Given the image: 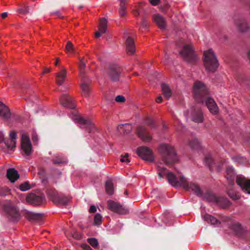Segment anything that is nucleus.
<instances>
[{
	"mask_svg": "<svg viewBox=\"0 0 250 250\" xmlns=\"http://www.w3.org/2000/svg\"><path fill=\"white\" fill-rule=\"evenodd\" d=\"M51 14L52 15H56L60 18H62V17L61 16V14L59 10H56L54 12H52Z\"/></svg>",
	"mask_w": 250,
	"mask_h": 250,
	"instance_id": "54",
	"label": "nucleus"
},
{
	"mask_svg": "<svg viewBox=\"0 0 250 250\" xmlns=\"http://www.w3.org/2000/svg\"><path fill=\"white\" fill-rule=\"evenodd\" d=\"M203 61L206 69L208 72H215L219 66L218 61L211 49L204 52Z\"/></svg>",
	"mask_w": 250,
	"mask_h": 250,
	"instance_id": "4",
	"label": "nucleus"
},
{
	"mask_svg": "<svg viewBox=\"0 0 250 250\" xmlns=\"http://www.w3.org/2000/svg\"><path fill=\"white\" fill-rule=\"evenodd\" d=\"M4 136V134L3 133L0 131V142L2 140L3 137Z\"/></svg>",
	"mask_w": 250,
	"mask_h": 250,
	"instance_id": "63",
	"label": "nucleus"
},
{
	"mask_svg": "<svg viewBox=\"0 0 250 250\" xmlns=\"http://www.w3.org/2000/svg\"><path fill=\"white\" fill-rule=\"evenodd\" d=\"M50 72V69L49 68H45L43 69V73H49Z\"/></svg>",
	"mask_w": 250,
	"mask_h": 250,
	"instance_id": "59",
	"label": "nucleus"
},
{
	"mask_svg": "<svg viewBox=\"0 0 250 250\" xmlns=\"http://www.w3.org/2000/svg\"><path fill=\"white\" fill-rule=\"evenodd\" d=\"M84 249H85V250H92L91 248L89 246H87V245H86L85 246Z\"/></svg>",
	"mask_w": 250,
	"mask_h": 250,
	"instance_id": "64",
	"label": "nucleus"
},
{
	"mask_svg": "<svg viewBox=\"0 0 250 250\" xmlns=\"http://www.w3.org/2000/svg\"><path fill=\"white\" fill-rule=\"evenodd\" d=\"M119 12L121 17H124L125 15L126 7L125 6V1L124 0H121L120 1V8Z\"/></svg>",
	"mask_w": 250,
	"mask_h": 250,
	"instance_id": "37",
	"label": "nucleus"
},
{
	"mask_svg": "<svg viewBox=\"0 0 250 250\" xmlns=\"http://www.w3.org/2000/svg\"><path fill=\"white\" fill-rule=\"evenodd\" d=\"M89 244L94 248H97L98 246V242L97 240L94 238H91L88 239Z\"/></svg>",
	"mask_w": 250,
	"mask_h": 250,
	"instance_id": "44",
	"label": "nucleus"
},
{
	"mask_svg": "<svg viewBox=\"0 0 250 250\" xmlns=\"http://www.w3.org/2000/svg\"><path fill=\"white\" fill-rule=\"evenodd\" d=\"M3 210L7 219L12 222H18L21 216L18 208L15 206L8 204L3 206Z\"/></svg>",
	"mask_w": 250,
	"mask_h": 250,
	"instance_id": "5",
	"label": "nucleus"
},
{
	"mask_svg": "<svg viewBox=\"0 0 250 250\" xmlns=\"http://www.w3.org/2000/svg\"><path fill=\"white\" fill-rule=\"evenodd\" d=\"M10 140H11V142H12V143H14L15 142L16 143V139H17V133L16 132L14 131H12L10 132ZM6 143H8V142H6Z\"/></svg>",
	"mask_w": 250,
	"mask_h": 250,
	"instance_id": "45",
	"label": "nucleus"
},
{
	"mask_svg": "<svg viewBox=\"0 0 250 250\" xmlns=\"http://www.w3.org/2000/svg\"><path fill=\"white\" fill-rule=\"evenodd\" d=\"M203 218L205 221L207 222L208 223L211 224V225L218 224L220 223L218 220H217L214 217L208 214L205 215L203 217Z\"/></svg>",
	"mask_w": 250,
	"mask_h": 250,
	"instance_id": "29",
	"label": "nucleus"
},
{
	"mask_svg": "<svg viewBox=\"0 0 250 250\" xmlns=\"http://www.w3.org/2000/svg\"><path fill=\"white\" fill-rule=\"evenodd\" d=\"M236 182L244 193L250 194V179H248L242 175H238L236 177Z\"/></svg>",
	"mask_w": 250,
	"mask_h": 250,
	"instance_id": "11",
	"label": "nucleus"
},
{
	"mask_svg": "<svg viewBox=\"0 0 250 250\" xmlns=\"http://www.w3.org/2000/svg\"><path fill=\"white\" fill-rule=\"evenodd\" d=\"M100 32L99 31V32H96L95 33V36L96 38H99L101 36V35Z\"/></svg>",
	"mask_w": 250,
	"mask_h": 250,
	"instance_id": "62",
	"label": "nucleus"
},
{
	"mask_svg": "<svg viewBox=\"0 0 250 250\" xmlns=\"http://www.w3.org/2000/svg\"><path fill=\"white\" fill-rule=\"evenodd\" d=\"M226 176L228 182V184L230 186H233L234 184L235 172L232 167L228 166L227 167Z\"/></svg>",
	"mask_w": 250,
	"mask_h": 250,
	"instance_id": "21",
	"label": "nucleus"
},
{
	"mask_svg": "<svg viewBox=\"0 0 250 250\" xmlns=\"http://www.w3.org/2000/svg\"><path fill=\"white\" fill-rule=\"evenodd\" d=\"M146 123L151 126L152 127H155V124H154V120L151 118L150 117H147L146 118Z\"/></svg>",
	"mask_w": 250,
	"mask_h": 250,
	"instance_id": "48",
	"label": "nucleus"
},
{
	"mask_svg": "<svg viewBox=\"0 0 250 250\" xmlns=\"http://www.w3.org/2000/svg\"><path fill=\"white\" fill-rule=\"evenodd\" d=\"M80 62L79 63V68L80 74L83 76L84 75V69L85 68V63L83 58H79Z\"/></svg>",
	"mask_w": 250,
	"mask_h": 250,
	"instance_id": "38",
	"label": "nucleus"
},
{
	"mask_svg": "<svg viewBox=\"0 0 250 250\" xmlns=\"http://www.w3.org/2000/svg\"><path fill=\"white\" fill-rule=\"evenodd\" d=\"M231 229L238 234L241 235L243 234L244 229L241 225L238 223L233 224Z\"/></svg>",
	"mask_w": 250,
	"mask_h": 250,
	"instance_id": "34",
	"label": "nucleus"
},
{
	"mask_svg": "<svg viewBox=\"0 0 250 250\" xmlns=\"http://www.w3.org/2000/svg\"><path fill=\"white\" fill-rule=\"evenodd\" d=\"M6 141H11V140L8 138H4L3 136L0 142H3L8 150H13L16 147V143H12L11 141H7L8 143L7 144Z\"/></svg>",
	"mask_w": 250,
	"mask_h": 250,
	"instance_id": "35",
	"label": "nucleus"
},
{
	"mask_svg": "<svg viewBox=\"0 0 250 250\" xmlns=\"http://www.w3.org/2000/svg\"><path fill=\"white\" fill-rule=\"evenodd\" d=\"M160 1V0H149V2L153 5H157L159 3Z\"/></svg>",
	"mask_w": 250,
	"mask_h": 250,
	"instance_id": "55",
	"label": "nucleus"
},
{
	"mask_svg": "<svg viewBox=\"0 0 250 250\" xmlns=\"http://www.w3.org/2000/svg\"><path fill=\"white\" fill-rule=\"evenodd\" d=\"M210 201L215 202L217 204L222 208H227L229 207L231 203L227 198L223 197H217L213 194L210 195Z\"/></svg>",
	"mask_w": 250,
	"mask_h": 250,
	"instance_id": "17",
	"label": "nucleus"
},
{
	"mask_svg": "<svg viewBox=\"0 0 250 250\" xmlns=\"http://www.w3.org/2000/svg\"><path fill=\"white\" fill-rule=\"evenodd\" d=\"M180 54L185 61L189 63H194L197 60L193 47L190 45L185 44Z\"/></svg>",
	"mask_w": 250,
	"mask_h": 250,
	"instance_id": "6",
	"label": "nucleus"
},
{
	"mask_svg": "<svg viewBox=\"0 0 250 250\" xmlns=\"http://www.w3.org/2000/svg\"><path fill=\"white\" fill-rule=\"evenodd\" d=\"M53 163L54 164L56 165H59L62 164L64 162H65V161L64 160V158L61 157V156H56L53 160Z\"/></svg>",
	"mask_w": 250,
	"mask_h": 250,
	"instance_id": "41",
	"label": "nucleus"
},
{
	"mask_svg": "<svg viewBox=\"0 0 250 250\" xmlns=\"http://www.w3.org/2000/svg\"><path fill=\"white\" fill-rule=\"evenodd\" d=\"M47 194L50 196L54 202L66 205L69 202V199L67 197L59 195L56 191L54 190H47Z\"/></svg>",
	"mask_w": 250,
	"mask_h": 250,
	"instance_id": "12",
	"label": "nucleus"
},
{
	"mask_svg": "<svg viewBox=\"0 0 250 250\" xmlns=\"http://www.w3.org/2000/svg\"><path fill=\"white\" fill-rule=\"evenodd\" d=\"M107 206L110 210L119 214L124 215L128 212V209L125 207L112 200L107 201Z\"/></svg>",
	"mask_w": 250,
	"mask_h": 250,
	"instance_id": "10",
	"label": "nucleus"
},
{
	"mask_svg": "<svg viewBox=\"0 0 250 250\" xmlns=\"http://www.w3.org/2000/svg\"><path fill=\"white\" fill-rule=\"evenodd\" d=\"M188 145L192 149H197L200 147V143L198 139L194 137L191 139H189L188 141Z\"/></svg>",
	"mask_w": 250,
	"mask_h": 250,
	"instance_id": "31",
	"label": "nucleus"
},
{
	"mask_svg": "<svg viewBox=\"0 0 250 250\" xmlns=\"http://www.w3.org/2000/svg\"><path fill=\"white\" fill-rule=\"evenodd\" d=\"M9 192V189L6 187H1L0 188V195L1 196H5Z\"/></svg>",
	"mask_w": 250,
	"mask_h": 250,
	"instance_id": "47",
	"label": "nucleus"
},
{
	"mask_svg": "<svg viewBox=\"0 0 250 250\" xmlns=\"http://www.w3.org/2000/svg\"><path fill=\"white\" fill-rule=\"evenodd\" d=\"M32 140L34 142H36L38 141V137L37 135H34L32 137Z\"/></svg>",
	"mask_w": 250,
	"mask_h": 250,
	"instance_id": "60",
	"label": "nucleus"
},
{
	"mask_svg": "<svg viewBox=\"0 0 250 250\" xmlns=\"http://www.w3.org/2000/svg\"><path fill=\"white\" fill-rule=\"evenodd\" d=\"M8 16V13L7 12H3L1 14V16L2 18L5 19Z\"/></svg>",
	"mask_w": 250,
	"mask_h": 250,
	"instance_id": "58",
	"label": "nucleus"
},
{
	"mask_svg": "<svg viewBox=\"0 0 250 250\" xmlns=\"http://www.w3.org/2000/svg\"><path fill=\"white\" fill-rule=\"evenodd\" d=\"M141 26L144 28H147L148 27V22L145 18H144L142 21Z\"/></svg>",
	"mask_w": 250,
	"mask_h": 250,
	"instance_id": "52",
	"label": "nucleus"
},
{
	"mask_svg": "<svg viewBox=\"0 0 250 250\" xmlns=\"http://www.w3.org/2000/svg\"><path fill=\"white\" fill-rule=\"evenodd\" d=\"M247 58L249 62H250V50H249L247 52Z\"/></svg>",
	"mask_w": 250,
	"mask_h": 250,
	"instance_id": "61",
	"label": "nucleus"
},
{
	"mask_svg": "<svg viewBox=\"0 0 250 250\" xmlns=\"http://www.w3.org/2000/svg\"><path fill=\"white\" fill-rule=\"evenodd\" d=\"M66 75V70L63 67L62 69L56 74L57 77V83L59 85H61L64 82Z\"/></svg>",
	"mask_w": 250,
	"mask_h": 250,
	"instance_id": "26",
	"label": "nucleus"
},
{
	"mask_svg": "<svg viewBox=\"0 0 250 250\" xmlns=\"http://www.w3.org/2000/svg\"><path fill=\"white\" fill-rule=\"evenodd\" d=\"M161 87L165 97L169 98L171 96V92L168 85L166 83H162Z\"/></svg>",
	"mask_w": 250,
	"mask_h": 250,
	"instance_id": "33",
	"label": "nucleus"
},
{
	"mask_svg": "<svg viewBox=\"0 0 250 250\" xmlns=\"http://www.w3.org/2000/svg\"><path fill=\"white\" fill-rule=\"evenodd\" d=\"M128 154L126 153L124 156H122L120 161L122 162H126L129 163L130 162V160L128 159Z\"/></svg>",
	"mask_w": 250,
	"mask_h": 250,
	"instance_id": "50",
	"label": "nucleus"
},
{
	"mask_svg": "<svg viewBox=\"0 0 250 250\" xmlns=\"http://www.w3.org/2000/svg\"><path fill=\"white\" fill-rule=\"evenodd\" d=\"M121 71V68L119 66L115 64L111 65L108 70V77L113 82L118 81L119 80Z\"/></svg>",
	"mask_w": 250,
	"mask_h": 250,
	"instance_id": "13",
	"label": "nucleus"
},
{
	"mask_svg": "<svg viewBox=\"0 0 250 250\" xmlns=\"http://www.w3.org/2000/svg\"><path fill=\"white\" fill-rule=\"evenodd\" d=\"M81 89L82 95L86 97H89L90 93V89L89 84L84 82V80H83V83L81 84Z\"/></svg>",
	"mask_w": 250,
	"mask_h": 250,
	"instance_id": "27",
	"label": "nucleus"
},
{
	"mask_svg": "<svg viewBox=\"0 0 250 250\" xmlns=\"http://www.w3.org/2000/svg\"><path fill=\"white\" fill-rule=\"evenodd\" d=\"M153 20L157 26L161 29L166 27V21L163 17L159 14H156L153 16Z\"/></svg>",
	"mask_w": 250,
	"mask_h": 250,
	"instance_id": "25",
	"label": "nucleus"
},
{
	"mask_svg": "<svg viewBox=\"0 0 250 250\" xmlns=\"http://www.w3.org/2000/svg\"><path fill=\"white\" fill-rule=\"evenodd\" d=\"M21 147L26 155L28 156L31 154L32 145L28 137L25 134H23L21 137Z\"/></svg>",
	"mask_w": 250,
	"mask_h": 250,
	"instance_id": "15",
	"label": "nucleus"
},
{
	"mask_svg": "<svg viewBox=\"0 0 250 250\" xmlns=\"http://www.w3.org/2000/svg\"><path fill=\"white\" fill-rule=\"evenodd\" d=\"M156 101L158 103H161L162 102V96H159L157 98Z\"/></svg>",
	"mask_w": 250,
	"mask_h": 250,
	"instance_id": "57",
	"label": "nucleus"
},
{
	"mask_svg": "<svg viewBox=\"0 0 250 250\" xmlns=\"http://www.w3.org/2000/svg\"><path fill=\"white\" fill-rule=\"evenodd\" d=\"M31 188L29 183L27 182H25L19 186V188L23 191H26Z\"/></svg>",
	"mask_w": 250,
	"mask_h": 250,
	"instance_id": "43",
	"label": "nucleus"
},
{
	"mask_svg": "<svg viewBox=\"0 0 250 250\" xmlns=\"http://www.w3.org/2000/svg\"><path fill=\"white\" fill-rule=\"evenodd\" d=\"M102 217L99 213L95 215L94 218V223L96 225H99L102 223Z\"/></svg>",
	"mask_w": 250,
	"mask_h": 250,
	"instance_id": "42",
	"label": "nucleus"
},
{
	"mask_svg": "<svg viewBox=\"0 0 250 250\" xmlns=\"http://www.w3.org/2000/svg\"><path fill=\"white\" fill-rule=\"evenodd\" d=\"M136 132L143 141L149 142L151 140V137L148 133L146 128L143 126H138Z\"/></svg>",
	"mask_w": 250,
	"mask_h": 250,
	"instance_id": "18",
	"label": "nucleus"
},
{
	"mask_svg": "<svg viewBox=\"0 0 250 250\" xmlns=\"http://www.w3.org/2000/svg\"><path fill=\"white\" fill-rule=\"evenodd\" d=\"M194 98L197 102L205 103L212 114L218 112L219 108L214 100L208 96V90L204 83L196 81L193 85Z\"/></svg>",
	"mask_w": 250,
	"mask_h": 250,
	"instance_id": "2",
	"label": "nucleus"
},
{
	"mask_svg": "<svg viewBox=\"0 0 250 250\" xmlns=\"http://www.w3.org/2000/svg\"><path fill=\"white\" fill-rule=\"evenodd\" d=\"M136 152L140 157L146 161L152 162L154 160L152 151L146 146L139 147Z\"/></svg>",
	"mask_w": 250,
	"mask_h": 250,
	"instance_id": "8",
	"label": "nucleus"
},
{
	"mask_svg": "<svg viewBox=\"0 0 250 250\" xmlns=\"http://www.w3.org/2000/svg\"><path fill=\"white\" fill-rule=\"evenodd\" d=\"M191 119L195 123H200L203 122V112L199 107H195L192 109Z\"/></svg>",
	"mask_w": 250,
	"mask_h": 250,
	"instance_id": "19",
	"label": "nucleus"
},
{
	"mask_svg": "<svg viewBox=\"0 0 250 250\" xmlns=\"http://www.w3.org/2000/svg\"><path fill=\"white\" fill-rule=\"evenodd\" d=\"M26 200L28 203L34 206H40L45 201V198L43 195H38L33 193L28 194Z\"/></svg>",
	"mask_w": 250,
	"mask_h": 250,
	"instance_id": "9",
	"label": "nucleus"
},
{
	"mask_svg": "<svg viewBox=\"0 0 250 250\" xmlns=\"http://www.w3.org/2000/svg\"><path fill=\"white\" fill-rule=\"evenodd\" d=\"M118 129L119 131L122 129L125 133L128 134L132 130V126L129 124L120 125L118 126Z\"/></svg>",
	"mask_w": 250,
	"mask_h": 250,
	"instance_id": "32",
	"label": "nucleus"
},
{
	"mask_svg": "<svg viewBox=\"0 0 250 250\" xmlns=\"http://www.w3.org/2000/svg\"><path fill=\"white\" fill-rule=\"evenodd\" d=\"M205 161L206 164L209 167L211 170L212 165L213 164V160L211 155H208L205 157Z\"/></svg>",
	"mask_w": 250,
	"mask_h": 250,
	"instance_id": "39",
	"label": "nucleus"
},
{
	"mask_svg": "<svg viewBox=\"0 0 250 250\" xmlns=\"http://www.w3.org/2000/svg\"><path fill=\"white\" fill-rule=\"evenodd\" d=\"M158 176L161 179L167 176L168 182L173 187L180 186L187 191H192L198 196L202 195V191L200 187L196 184L188 181L182 175L178 177L171 172H169L164 167H158Z\"/></svg>",
	"mask_w": 250,
	"mask_h": 250,
	"instance_id": "1",
	"label": "nucleus"
},
{
	"mask_svg": "<svg viewBox=\"0 0 250 250\" xmlns=\"http://www.w3.org/2000/svg\"><path fill=\"white\" fill-rule=\"evenodd\" d=\"M23 215L29 221L39 222L42 220L43 214L24 210Z\"/></svg>",
	"mask_w": 250,
	"mask_h": 250,
	"instance_id": "16",
	"label": "nucleus"
},
{
	"mask_svg": "<svg viewBox=\"0 0 250 250\" xmlns=\"http://www.w3.org/2000/svg\"><path fill=\"white\" fill-rule=\"evenodd\" d=\"M246 79V78L244 76L240 75L238 77L237 81L239 83H244V81Z\"/></svg>",
	"mask_w": 250,
	"mask_h": 250,
	"instance_id": "53",
	"label": "nucleus"
},
{
	"mask_svg": "<svg viewBox=\"0 0 250 250\" xmlns=\"http://www.w3.org/2000/svg\"><path fill=\"white\" fill-rule=\"evenodd\" d=\"M65 49L68 53H75L74 47L72 43L70 42H68L65 46Z\"/></svg>",
	"mask_w": 250,
	"mask_h": 250,
	"instance_id": "40",
	"label": "nucleus"
},
{
	"mask_svg": "<svg viewBox=\"0 0 250 250\" xmlns=\"http://www.w3.org/2000/svg\"><path fill=\"white\" fill-rule=\"evenodd\" d=\"M126 51L128 54L132 55L135 52V47L133 39L127 37L125 41Z\"/></svg>",
	"mask_w": 250,
	"mask_h": 250,
	"instance_id": "22",
	"label": "nucleus"
},
{
	"mask_svg": "<svg viewBox=\"0 0 250 250\" xmlns=\"http://www.w3.org/2000/svg\"><path fill=\"white\" fill-rule=\"evenodd\" d=\"M234 24L238 31L242 33H246L250 29V25L247 20L241 17L234 20Z\"/></svg>",
	"mask_w": 250,
	"mask_h": 250,
	"instance_id": "14",
	"label": "nucleus"
},
{
	"mask_svg": "<svg viewBox=\"0 0 250 250\" xmlns=\"http://www.w3.org/2000/svg\"><path fill=\"white\" fill-rule=\"evenodd\" d=\"M233 159L235 162H237L238 163H243L245 161V159L241 156H237L233 157Z\"/></svg>",
	"mask_w": 250,
	"mask_h": 250,
	"instance_id": "49",
	"label": "nucleus"
},
{
	"mask_svg": "<svg viewBox=\"0 0 250 250\" xmlns=\"http://www.w3.org/2000/svg\"><path fill=\"white\" fill-rule=\"evenodd\" d=\"M6 177L11 182L14 183L19 179L20 175L14 168H10L7 171Z\"/></svg>",
	"mask_w": 250,
	"mask_h": 250,
	"instance_id": "24",
	"label": "nucleus"
},
{
	"mask_svg": "<svg viewBox=\"0 0 250 250\" xmlns=\"http://www.w3.org/2000/svg\"><path fill=\"white\" fill-rule=\"evenodd\" d=\"M72 119L75 122L81 124V127L85 128L88 132H91L95 130L94 125L90 120H85L77 114L74 115Z\"/></svg>",
	"mask_w": 250,
	"mask_h": 250,
	"instance_id": "7",
	"label": "nucleus"
},
{
	"mask_svg": "<svg viewBox=\"0 0 250 250\" xmlns=\"http://www.w3.org/2000/svg\"><path fill=\"white\" fill-rule=\"evenodd\" d=\"M232 187L233 186H230L229 185L228 187L227 188V193L229 197L232 200H238L240 198V196L237 193H236L232 189Z\"/></svg>",
	"mask_w": 250,
	"mask_h": 250,
	"instance_id": "28",
	"label": "nucleus"
},
{
	"mask_svg": "<svg viewBox=\"0 0 250 250\" xmlns=\"http://www.w3.org/2000/svg\"><path fill=\"white\" fill-rule=\"evenodd\" d=\"M107 23V20L105 18H103L101 19L99 26V31L100 32V33L104 34L106 32Z\"/></svg>",
	"mask_w": 250,
	"mask_h": 250,
	"instance_id": "30",
	"label": "nucleus"
},
{
	"mask_svg": "<svg viewBox=\"0 0 250 250\" xmlns=\"http://www.w3.org/2000/svg\"><path fill=\"white\" fill-rule=\"evenodd\" d=\"M19 13L21 14H27L29 12V8L26 4H23L21 8L19 10Z\"/></svg>",
	"mask_w": 250,
	"mask_h": 250,
	"instance_id": "46",
	"label": "nucleus"
},
{
	"mask_svg": "<svg viewBox=\"0 0 250 250\" xmlns=\"http://www.w3.org/2000/svg\"><path fill=\"white\" fill-rule=\"evenodd\" d=\"M61 104L70 108H74L75 104L73 102L72 98L67 94L63 95L60 99Z\"/></svg>",
	"mask_w": 250,
	"mask_h": 250,
	"instance_id": "20",
	"label": "nucleus"
},
{
	"mask_svg": "<svg viewBox=\"0 0 250 250\" xmlns=\"http://www.w3.org/2000/svg\"><path fill=\"white\" fill-rule=\"evenodd\" d=\"M115 101L118 103H123L125 101V98L122 95H118L115 98Z\"/></svg>",
	"mask_w": 250,
	"mask_h": 250,
	"instance_id": "51",
	"label": "nucleus"
},
{
	"mask_svg": "<svg viewBox=\"0 0 250 250\" xmlns=\"http://www.w3.org/2000/svg\"><path fill=\"white\" fill-rule=\"evenodd\" d=\"M159 151L162 156V161L167 165H169L177 160L176 152L173 147L167 144L160 146Z\"/></svg>",
	"mask_w": 250,
	"mask_h": 250,
	"instance_id": "3",
	"label": "nucleus"
},
{
	"mask_svg": "<svg viewBox=\"0 0 250 250\" xmlns=\"http://www.w3.org/2000/svg\"><path fill=\"white\" fill-rule=\"evenodd\" d=\"M0 116L6 120L9 119L11 116L10 110L1 102H0Z\"/></svg>",
	"mask_w": 250,
	"mask_h": 250,
	"instance_id": "23",
	"label": "nucleus"
},
{
	"mask_svg": "<svg viewBox=\"0 0 250 250\" xmlns=\"http://www.w3.org/2000/svg\"><path fill=\"white\" fill-rule=\"evenodd\" d=\"M105 190L107 193L112 195L113 193L114 188L111 181L108 180L105 183Z\"/></svg>",
	"mask_w": 250,
	"mask_h": 250,
	"instance_id": "36",
	"label": "nucleus"
},
{
	"mask_svg": "<svg viewBox=\"0 0 250 250\" xmlns=\"http://www.w3.org/2000/svg\"><path fill=\"white\" fill-rule=\"evenodd\" d=\"M96 210H97L96 208L94 206H91L90 207V208L89 210V211L90 213H94L96 211Z\"/></svg>",
	"mask_w": 250,
	"mask_h": 250,
	"instance_id": "56",
	"label": "nucleus"
}]
</instances>
